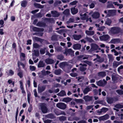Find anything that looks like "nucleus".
<instances>
[{
  "instance_id": "35",
  "label": "nucleus",
  "mask_w": 123,
  "mask_h": 123,
  "mask_svg": "<svg viewBox=\"0 0 123 123\" xmlns=\"http://www.w3.org/2000/svg\"><path fill=\"white\" fill-rule=\"evenodd\" d=\"M69 10L67 9L64 11L63 12V13L65 15L68 16L69 15Z\"/></svg>"
},
{
  "instance_id": "33",
  "label": "nucleus",
  "mask_w": 123,
  "mask_h": 123,
  "mask_svg": "<svg viewBox=\"0 0 123 123\" xmlns=\"http://www.w3.org/2000/svg\"><path fill=\"white\" fill-rule=\"evenodd\" d=\"M45 23L41 22H38L37 24V26L39 27H42L45 26Z\"/></svg>"
},
{
  "instance_id": "17",
  "label": "nucleus",
  "mask_w": 123,
  "mask_h": 123,
  "mask_svg": "<svg viewBox=\"0 0 123 123\" xmlns=\"http://www.w3.org/2000/svg\"><path fill=\"white\" fill-rule=\"evenodd\" d=\"M114 8V7L111 1H108L107 2L106 8Z\"/></svg>"
},
{
  "instance_id": "62",
  "label": "nucleus",
  "mask_w": 123,
  "mask_h": 123,
  "mask_svg": "<svg viewBox=\"0 0 123 123\" xmlns=\"http://www.w3.org/2000/svg\"><path fill=\"white\" fill-rule=\"evenodd\" d=\"M9 72L10 75H12L14 74V72L11 69L9 70Z\"/></svg>"
},
{
  "instance_id": "49",
  "label": "nucleus",
  "mask_w": 123,
  "mask_h": 123,
  "mask_svg": "<svg viewBox=\"0 0 123 123\" xmlns=\"http://www.w3.org/2000/svg\"><path fill=\"white\" fill-rule=\"evenodd\" d=\"M105 27L104 26H101L100 27H99L97 29L98 31H102L104 30V29L105 28Z\"/></svg>"
},
{
  "instance_id": "16",
  "label": "nucleus",
  "mask_w": 123,
  "mask_h": 123,
  "mask_svg": "<svg viewBox=\"0 0 123 123\" xmlns=\"http://www.w3.org/2000/svg\"><path fill=\"white\" fill-rule=\"evenodd\" d=\"M70 9L71 13L73 15L76 14L78 12V9L75 8V7L71 8Z\"/></svg>"
},
{
  "instance_id": "5",
  "label": "nucleus",
  "mask_w": 123,
  "mask_h": 123,
  "mask_svg": "<svg viewBox=\"0 0 123 123\" xmlns=\"http://www.w3.org/2000/svg\"><path fill=\"white\" fill-rule=\"evenodd\" d=\"M116 10H108L107 16V17H110L115 15L116 14Z\"/></svg>"
},
{
  "instance_id": "10",
  "label": "nucleus",
  "mask_w": 123,
  "mask_h": 123,
  "mask_svg": "<svg viewBox=\"0 0 123 123\" xmlns=\"http://www.w3.org/2000/svg\"><path fill=\"white\" fill-rule=\"evenodd\" d=\"M45 62L47 64H52L54 63L55 62L54 60L48 58L45 59Z\"/></svg>"
},
{
  "instance_id": "39",
  "label": "nucleus",
  "mask_w": 123,
  "mask_h": 123,
  "mask_svg": "<svg viewBox=\"0 0 123 123\" xmlns=\"http://www.w3.org/2000/svg\"><path fill=\"white\" fill-rule=\"evenodd\" d=\"M27 2L25 1H22L21 3V6L23 7H25L27 5Z\"/></svg>"
},
{
  "instance_id": "60",
  "label": "nucleus",
  "mask_w": 123,
  "mask_h": 123,
  "mask_svg": "<svg viewBox=\"0 0 123 123\" xmlns=\"http://www.w3.org/2000/svg\"><path fill=\"white\" fill-rule=\"evenodd\" d=\"M74 19L73 18H71L69 19L68 22L69 23H71L74 22Z\"/></svg>"
},
{
  "instance_id": "53",
  "label": "nucleus",
  "mask_w": 123,
  "mask_h": 123,
  "mask_svg": "<svg viewBox=\"0 0 123 123\" xmlns=\"http://www.w3.org/2000/svg\"><path fill=\"white\" fill-rule=\"evenodd\" d=\"M23 71L18 72L17 74V75L20 78H22L23 77Z\"/></svg>"
},
{
  "instance_id": "26",
  "label": "nucleus",
  "mask_w": 123,
  "mask_h": 123,
  "mask_svg": "<svg viewBox=\"0 0 123 123\" xmlns=\"http://www.w3.org/2000/svg\"><path fill=\"white\" fill-rule=\"evenodd\" d=\"M57 95L60 96H63L66 95V93L64 90L61 91L60 92L57 94Z\"/></svg>"
},
{
  "instance_id": "34",
  "label": "nucleus",
  "mask_w": 123,
  "mask_h": 123,
  "mask_svg": "<svg viewBox=\"0 0 123 123\" xmlns=\"http://www.w3.org/2000/svg\"><path fill=\"white\" fill-rule=\"evenodd\" d=\"M33 38L35 40L37 41H39L41 43H42L43 41V39L37 37H34Z\"/></svg>"
},
{
  "instance_id": "14",
  "label": "nucleus",
  "mask_w": 123,
  "mask_h": 123,
  "mask_svg": "<svg viewBox=\"0 0 123 123\" xmlns=\"http://www.w3.org/2000/svg\"><path fill=\"white\" fill-rule=\"evenodd\" d=\"M120 42V40L119 38L114 39H112L110 41V43H117Z\"/></svg>"
},
{
  "instance_id": "3",
  "label": "nucleus",
  "mask_w": 123,
  "mask_h": 123,
  "mask_svg": "<svg viewBox=\"0 0 123 123\" xmlns=\"http://www.w3.org/2000/svg\"><path fill=\"white\" fill-rule=\"evenodd\" d=\"M91 46V48L88 51L90 52H92L93 51L97 50L99 48L98 45L95 43L92 44Z\"/></svg>"
},
{
  "instance_id": "32",
  "label": "nucleus",
  "mask_w": 123,
  "mask_h": 123,
  "mask_svg": "<svg viewBox=\"0 0 123 123\" xmlns=\"http://www.w3.org/2000/svg\"><path fill=\"white\" fill-rule=\"evenodd\" d=\"M108 56L109 61H112L114 60V58L112 55L111 54H108Z\"/></svg>"
},
{
  "instance_id": "20",
  "label": "nucleus",
  "mask_w": 123,
  "mask_h": 123,
  "mask_svg": "<svg viewBox=\"0 0 123 123\" xmlns=\"http://www.w3.org/2000/svg\"><path fill=\"white\" fill-rule=\"evenodd\" d=\"M85 33L88 36H92L94 34V31L86 30L85 31Z\"/></svg>"
},
{
  "instance_id": "15",
  "label": "nucleus",
  "mask_w": 123,
  "mask_h": 123,
  "mask_svg": "<svg viewBox=\"0 0 123 123\" xmlns=\"http://www.w3.org/2000/svg\"><path fill=\"white\" fill-rule=\"evenodd\" d=\"M92 96L86 95L84 97L83 99L85 100V101H89L92 100Z\"/></svg>"
},
{
  "instance_id": "2",
  "label": "nucleus",
  "mask_w": 123,
  "mask_h": 123,
  "mask_svg": "<svg viewBox=\"0 0 123 123\" xmlns=\"http://www.w3.org/2000/svg\"><path fill=\"white\" fill-rule=\"evenodd\" d=\"M40 107L42 112L43 113H47L48 111V109L47 108L46 104L44 103L40 104Z\"/></svg>"
},
{
  "instance_id": "41",
  "label": "nucleus",
  "mask_w": 123,
  "mask_h": 123,
  "mask_svg": "<svg viewBox=\"0 0 123 123\" xmlns=\"http://www.w3.org/2000/svg\"><path fill=\"white\" fill-rule=\"evenodd\" d=\"M46 49L45 48L43 49H41L40 50V52L41 54H43L45 53V51Z\"/></svg>"
},
{
  "instance_id": "56",
  "label": "nucleus",
  "mask_w": 123,
  "mask_h": 123,
  "mask_svg": "<svg viewBox=\"0 0 123 123\" xmlns=\"http://www.w3.org/2000/svg\"><path fill=\"white\" fill-rule=\"evenodd\" d=\"M122 69H123V66L121 65L117 69V71L119 73H120L121 70Z\"/></svg>"
},
{
  "instance_id": "55",
  "label": "nucleus",
  "mask_w": 123,
  "mask_h": 123,
  "mask_svg": "<svg viewBox=\"0 0 123 123\" xmlns=\"http://www.w3.org/2000/svg\"><path fill=\"white\" fill-rule=\"evenodd\" d=\"M102 112L105 113L108 110V109L106 108H103L101 109Z\"/></svg>"
},
{
  "instance_id": "63",
  "label": "nucleus",
  "mask_w": 123,
  "mask_h": 123,
  "mask_svg": "<svg viewBox=\"0 0 123 123\" xmlns=\"http://www.w3.org/2000/svg\"><path fill=\"white\" fill-rule=\"evenodd\" d=\"M104 59L102 58H100L98 59L97 60V61L100 63H101L103 62L104 61Z\"/></svg>"
},
{
  "instance_id": "44",
  "label": "nucleus",
  "mask_w": 123,
  "mask_h": 123,
  "mask_svg": "<svg viewBox=\"0 0 123 123\" xmlns=\"http://www.w3.org/2000/svg\"><path fill=\"white\" fill-rule=\"evenodd\" d=\"M78 3V1L76 0H74L71 2L69 3V5H74Z\"/></svg>"
},
{
  "instance_id": "11",
  "label": "nucleus",
  "mask_w": 123,
  "mask_h": 123,
  "mask_svg": "<svg viewBox=\"0 0 123 123\" xmlns=\"http://www.w3.org/2000/svg\"><path fill=\"white\" fill-rule=\"evenodd\" d=\"M80 65L81 66L80 68V70L81 71H84L86 69V67L87 66L86 64H82V63H80Z\"/></svg>"
},
{
  "instance_id": "42",
  "label": "nucleus",
  "mask_w": 123,
  "mask_h": 123,
  "mask_svg": "<svg viewBox=\"0 0 123 123\" xmlns=\"http://www.w3.org/2000/svg\"><path fill=\"white\" fill-rule=\"evenodd\" d=\"M59 118L60 121H63L66 119V117L64 116H62L59 117Z\"/></svg>"
},
{
  "instance_id": "18",
  "label": "nucleus",
  "mask_w": 123,
  "mask_h": 123,
  "mask_svg": "<svg viewBox=\"0 0 123 123\" xmlns=\"http://www.w3.org/2000/svg\"><path fill=\"white\" fill-rule=\"evenodd\" d=\"M81 45L79 43L74 44L73 46V48L74 49H81Z\"/></svg>"
},
{
  "instance_id": "27",
  "label": "nucleus",
  "mask_w": 123,
  "mask_h": 123,
  "mask_svg": "<svg viewBox=\"0 0 123 123\" xmlns=\"http://www.w3.org/2000/svg\"><path fill=\"white\" fill-rule=\"evenodd\" d=\"M112 79L113 81L117 80V75L114 73H113L111 75Z\"/></svg>"
},
{
  "instance_id": "4",
  "label": "nucleus",
  "mask_w": 123,
  "mask_h": 123,
  "mask_svg": "<svg viewBox=\"0 0 123 123\" xmlns=\"http://www.w3.org/2000/svg\"><path fill=\"white\" fill-rule=\"evenodd\" d=\"M56 106L62 110L65 109L66 107V105L62 103H58L56 104Z\"/></svg>"
},
{
  "instance_id": "48",
  "label": "nucleus",
  "mask_w": 123,
  "mask_h": 123,
  "mask_svg": "<svg viewBox=\"0 0 123 123\" xmlns=\"http://www.w3.org/2000/svg\"><path fill=\"white\" fill-rule=\"evenodd\" d=\"M61 1H56L54 3V5L55 6H56L61 4Z\"/></svg>"
},
{
  "instance_id": "51",
  "label": "nucleus",
  "mask_w": 123,
  "mask_h": 123,
  "mask_svg": "<svg viewBox=\"0 0 123 123\" xmlns=\"http://www.w3.org/2000/svg\"><path fill=\"white\" fill-rule=\"evenodd\" d=\"M116 92L119 94H123V91L120 90H118L116 91Z\"/></svg>"
},
{
  "instance_id": "58",
  "label": "nucleus",
  "mask_w": 123,
  "mask_h": 123,
  "mask_svg": "<svg viewBox=\"0 0 123 123\" xmlns=\"http://www.w3.org/2000/svg\"><path fill=\"white\" fill-rule=\"evenodd\" d=\"M57 58L58 59L60 60H62L63 59V57L62 55H58L57 56Z\"/></svg>"
},
{
  "instance_id": "24",
  "label": "nucleus",
  "mask_w": 123,
  "mask_h": 123,
  "mask_svg": "<svg viewBox=\"0 0 123 123\" xmlns=\"http://www.w3.org/2000/svg\"><path fill=\"white\" fill-rule=\"evenodd\" d=\"M98 76L102 77H103L106 75V73L104 71L98 73Z\"/></svg>"
},
{
  "instance_id": "8",
  "label": "nucleus",
  "mask_w": 123,
  "mask_h": 123,
  "mask_svg": "<svg viewBox=\"0 0 123 123\" xmlns=\"http://www.w3.org/2000/svg\"><path fill=\"white\" fill-rule=\"evenodd\" d=\"M109 116L108 114H106L105 115L100 117L98 118L99 121H105L108 119L109 118Z\"/></svg>"
},
{
  "instance_id": "12",
  "label": "nucleus",
  "mask_w": 123,
  "mask_h": 123,
  "mask_svg": "<svg viewBox=\"0 0 123 123\" xmlns=\"http://www.w3.org/2000/svg\"><path fill=\"white\" fill-rule=\"evenodd\" d=\"M46 87L45 85L38 87V92L41 93L44 91L46 89Z\"/></svg>"
},
{
  "instance_id": "45",
  "label": "nucleus",
  "mask_w": 123,
  "mask_h": 123,
  "mask_svg": "<svg viewBox=\"0 0 123 123\" xmlns=\"http://www.w3.org/2000/svg\"><path fill=\"white\" fill-rule=\"evenodd\" d=\"M70 75L73 77H76L78 75V74L76 73H71L70 74Z\"/></svg>"
},
{
  "instance_id": "38",
  "label": "nucleus",
  "mask_w": 123,
  "mask_h": 123,
  "mask_svg": "<svg viewBox=\"0 0 123 123\" xmlns=\"http://www.w3.org/2000/svg\"><path fill=\"white\" fill-rule=\"evenodd\" d=\"M62 72V71L60 69L55 70V74L57 75H58L60 74Z\"/></svg>"
},
{
  "instance_id": "36",
  "label": "nucleus",
  "mask_w": 123,
  "mask_h": 123,
  "mask_svg": "<svg viewBox=\"0 0 123 123\" xmlns=\"http://www.w3.org/2000/svg\"><path fill=\"white\" fill-rule=\"evenodd\" d=\"M72 100L71 98H64L63 101L66 102H68L71 101Z\"/></svg>"
},
{
  "instance_id": "1",
  "label": "nucleus",
  "mask_w": 123,
  "mask_h": 123,
  "mask_svg": "<svg viewBox=\"0 0 123 123\" xmlns=\"http://www.w3.org/2000/svg\"><path fill=\"white\" fill-rule=\"evenodd\" d=\"M111 33L113 35L118 34L123 32V30L120 28L118 27L112 28L110 30Z\"/></svg>"
},
{
  "instance_id": "28",
  "label": "nucleus",
  "mask_w": 123,
  "mask_h": 123,
  "mask_svg": "<svg viewBox=\"0 0 123 123\" xmlns=\"http://www.w3.org/2000/svg\"><path fill=\"white\" fill-rule=\"evenodd\" d=\"M34 53L32 54V56H33V58L34 59L33 56L34 55L36 56H38L39 55V52L38 51L36 50H34L33 51Z\"/></svg>"
},
{
  "instance_id": "21",
  "label": "nucleus",
  "mask_w": 123,
  "mask_h": 123,
  "mask_svg": "<svg viewBox=\"0 0 123 123\" xmlns=\"http://www.w3.org/2000/svg\"><path fill=\"white\" fill-rule=\"evenodd\" d=\"M74 39L76 40H78L81 38L82 37L81 35H77L76 34L74 35L73 36Z\"/></svg>"
},
{
  "instance_id": "19",
  "label": "nucleus",
  "mask_w": 123,
  "mask_h": 123,
  "mask_svg": "<svg viewBox=\"0 0 123 123\" xmlns=\"http://www.w3.org/2000/svg\"><path fill=\"white\" fill-rule=\"evenodd\" d=\"M74 53V51L71 49H67L65 50V51L64 53V54H66L67 55L68 54H73Z\"/></svg>"
},
{
  "instance_id": "9",
  "label": "nucleus",
  "mask_w": 123,
  "mask_h": 123,
  "mask_svg": "<svg viewBox=\"0 0 123 123\" xmlns=\"http://www.w3.org/2000/svg\"><path fill=\"white\" fill-rule=\"evenodd\" d=\"M110 37L108 35H103L99 37V39L101 41H106L108 40Z\"/></svg>"
},
{
  "instance_id": "6",
  "label": "nucleus",
  "mask_w": 123,
  "mask_h": 123,
  "mask_svg": "<svg viewBox=\"0 0 123 123\" xmlns=\"http://www.w3.org/2000/svg\"><path fill=\"white\" fill-rule=\"evenodd\" d=\"M59 65L60 67L62 68L66 66H69V67L70 68L72 67V66L69 64V63L66 62H64L60 63Z\"/></svg>"
},
{
  "instance_id": "25",
  "label": "nucleus",
  "mask_w": 123,
  "mask_h": 123,
  "mask_svg": "<svg viewBox=\"0 0 123 123\" xmlns=\"http://www.w3.org/2000/svg\"><path fill=\"white\" fill-rule=\"evenodd\" d=\"M99 16V13L98 12H95L92 15V16L94 18H98Z\"/></svg>"
},
{
  "instance_id": "46",
  "label": "nucleus",
  "mask_w": 123,
  "mask_h": 123,
  "mask_svg": "<svg viewBox=\"0 0 123 123\" xmlns=\"http://www.w3.org/2000/svg\"><path fill=\"white\" fill-rule=\"evenodd\" d=\"M85 39L88 42H93V40L91 38L87 37L85 38Z\"/></svg>"
},
{
  "instance_id": "37",
  "label": "nucleus",
  "mask_w": 123,
  "mask_h": 123,
  "mask_svg": "<svg viewBox=\"0 0 123 123\" xmlns=\"http://www.w3.org/2000/svg\"><path fill=\"white\" fill-rule=\"evenodd\" d=\"M115 107L116 108L120 109L123 108V105L120 104H118L115 106Z\"/></svg>"
},
{
  "instance_id": "7",
  "label": "nucleus",
  "mask_w": 123,
  "mask_h": 123,
  "mask_svg": "<svg viewBox=\"0 0 123 123\" xmlns=\"http://www.w3.org/2000/svg\"><path fill=\"white\" fill-rule=\"evenodd\" d=\"M123 63L122 61L118 62L117 61H114L113 62L112 64V67L113 68H116L119 65Z\"/></svg>"
},
{
  "instance_id": "47",
  "label": "nucleus",
  "mask_w": 123,
  "mask_h": 123,
  "mask_svg": "<svg viewBox=\"0 0 123 123\" xmlns=\"http://www.w3.org/2000/svg\"><path fill=\"white\" fill-rule=\"evenodd\" d=\"M111 23V19H108L106 22V24L109 25H110Z\"/></svg>"
},
{
  "instance_id": "59",
  "label": "nucleus",
  "mask_w": 123,
  "mask_h": 123,
  "mask_svg": "<svg viewBox=\"0 0 123 123\" xmlns=\"http://www.w3.org/2000/svg\"><path fill=\"white\" fill-rule=\"evenodd\" d=\"M117 115L121 117V120H122L123 119V114L122 113H118L117 114Z\"/></svg>"
},
{
  "instance_id": "30",
  "label": "nucleus",
  "mask_w": 123,
  "mask_h": 123,
  "mask_svg": "<svg viewBox=\"0 0 123 123\" xmlns=\"http://www.w3.org/2000/svg\"><path fill=\"white\" fill-rule=\"evenodd\" d=\"M91 90L90 88L88 87H87L85 88L83 91V92L85 94H87Z\"/></svg>"
},
{
  "instance_id": "57",
  "label": "nucleus",
  "mask_w": 123,
  "mask_h": 123,
  "mask_svg": "<svg viewBox=\"0 0 123 123\" xmlns=\"http://www.w3.org/2000/svg\"><path fill=\"white\" fill-rule=\"evenodd\" d=\"M53 116L52 114H50L47 115L46 116V117L50 118H52L53 117Z\"/></svg>"
},
{
  "instance_id": "52",
  "label": "nucleus",
  "mask_w": 123,
  "mask_h": 123,
  "mask_svg": "<svg viewBox=\"0 0 123 123\" xmlns=\"http://www.w3.org/2000/svg\"><path fill=\"white\" fill-rule=\"evenodd\" d=\"M75 101L78 103H82L83 102V100L82 99H75Z\"/></svg>"
},
{
  "instance_id": "64",
  "label": "nucleus",
  "mask_w": 123,
  "mask_h": 123,
  "mask_svg": "<svg viewBox=\"0 0 123 123\" xmlns=\"http://www.w3.org/2000/svg\"><path fill=\"white\" fill-rule=\"evenodd\" d=\"M89 6L90 8H93L95 6L94 4L93 3H91V4Z\"/></svg>"
},
{
  "instance_id": "61",
  "label": "nucleus",
  "mask_w": 123,
  "mask_h": 123,
  "mask_svg": "<svg viewBox=\"0 0 123 123\" xmlns=\"http://www.w3.org/2000/svg\"><path fill=\"white\" fill-rule=\"evenodd\" d=\"M45 55H48L49 57H50L52 56L53 55L50 53L48 51L46 52Z\"/></svg>"
},
{
  "instance_id": "13",
  "label": "nucleus",
  "mask_w": 123,
  "mask_h": 123,
  "mask_svg": "<svg viewBox=\"0 0 123 123\" xmlns=\"http://www.w3.org/2000/svg\"><path fill=\"white\" fill-rule=\"evenodd\" d=\"M98 86L102 87H104L106 85L105 83H104L103 81L100 80L96 82Z\"/></svg>"
},
{
  "instance_id": "29",
  "label": "nucleus",
  "mask_w": 123,
  "mask_h": 123,
  "mask_svg": "<svg viewBox=\"0 0 123 123\" xmlns=\"http://www.w3.org/2000/svg\"><path fill=\"white\" fill-rule=\"evenodd\" d=\"M34 5L35 6L38 8L41 9L43 8L44 7V6L41 5L38 3H35Z\"/></svg>"
},
{
  "instance_id": "31",
  "label": "nucleus",
  "mask_w": 123,
  "mask_h": 123,
  "mask_svg": "<svg viewBox=\"0 0 123 123\" xmlns=\"http://www.w3.org/2000/svg\"><path fill=\"white\" fill-rule=\"evenodd\" d=\"M107 101L108 103L111 104L113 102V99L112 98L108 97L107 98Z\"/></svg>"
},
{
  "instance_id": "22",
  "label": "nucleus",
  "mask_w": 123,
  "mask_h": 123,
  "mask_svg": "<svg viewBox=\"0 0 123 123\" xmlns=\"http://www.w3.org/2000/svg\"><path fill=\"white\" fill-rule=\"evenodd\" d=\"M51 12L52 16L54 17H58L59 15V14L56 11H52Z\"/></svg>"
},
{
  "instance_id": "43",
  "label": "nucleus",
  "mask_w": 123,
  "mask_h": 123,
  "mask_svg": "<svg viewBox=\"0 0 123 123\" xmlns=\"http://www.w3.org/2000/svg\"><path fill=\"white\" fill-rule=\"evenodd\" d=\"M18 67H19V65H21L22 66L23 68H25V65L21 62H18Z\"/></svg>"
},
{
  "instance_id": "50",
  "label": "nucleus",
  "mask_w": 123,
  "mask_h": 123,
  "mask_svg": "<svg viewBox=\"0 0 123 123\" xmlns=\"http://www.w3.org/2000/svg\"><path fill=\"white\" fill-rule=\"evenodd\" d=\"M33 31H40V29L36 27H33Z\"/></svg>"
},
{
  "instance_id": "54",
  "label": "nucleus",
  "mask_w": 123,
  "mask_h": 123,
  "mask_svg": "<svg viewBox=\"0 0 123 123\" xmlns=\"http://www.w3.org/2000/svg\"><path fill=\"white\" fill-rule=\"evenodd\" d=\"M30 68L31 71H34L36 69V68L34 66H30Z\"/></svg>"
},
{
  "instance_id": "40",
  "label": "nucleus",
  "mask_w": 123,
  "mask_h": 123,
  "mask_svg": "<svg viewBox=\"0 0 123 123\" xmlns=\"http://www.w3.org/2000/svg\"><path fill=\"white\" fill-rule=\"evenodd\" d=\"M33 46L35 48H38L40 47V46L37 43H34L33 44Z\"/></svg>"
},
{
  "instance_id": "23",
  "label": "nucleus",
  "mask_w": 123,
  "mask_h": 123,
  "mask_svg": "<svg viewBox=\"0 0 123 123\" xmlns=\"http://www.w3.org/2000/svg\"><path fill=\"white\" fill-rule=\"evenodd\" d=\"M45 63L43 61H40L37 65L38 68H43L45 66Z\"/></svg>"
}]
</instances>
